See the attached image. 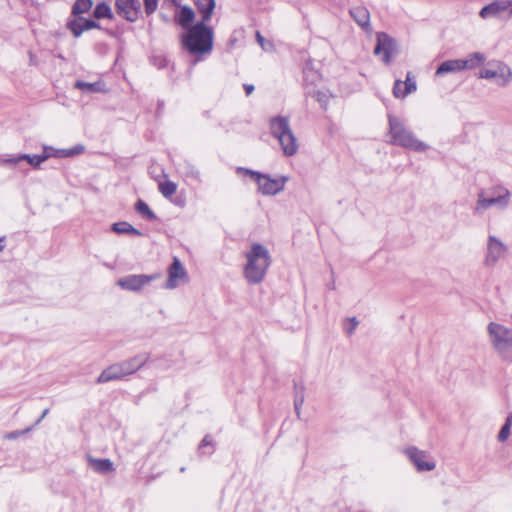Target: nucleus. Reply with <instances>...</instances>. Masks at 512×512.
<instances>
[{
	"label": "nucleus",
	"mask_w": 512,
	"mask_h": 512,
	"mask_svg": "<svg viewBox=\"0 0 512 512\" xmlns=\"http://www.w3.org/2000/svg\"><path fill=\"white\" fill-rule=\"evenodd\" d=\"M144 10L147 16L152 15L158 7V0H143Z\"/></svg>",
	"instance_id": "obj_36"
},
{
	"label": "nucleus",
	"mask_w": 512,
	"mask_h": 512,
	"mask_svg": "<svg viewBox=\"0 0 512 512\" xmlns=\"http://www.w3.org/2000/svg\"><path fill=\"white\" fill-rule=\"evenodd\" d=\"M187 276L186 270L181 261L173 258V262L168 268V280L165 284L166 289H174L178 286V280L184 279Z\"/></svg>",
	"instance_id": "obj_15"
},
{
	"label": "nucleus",
	"mask_w": 512,
	"mask_h": 512,
	"mask_svg": "<svg viewBox=\"0 0 512 512\" xmlns=\"http://www.w3.org/2000/svg\"><path fill=\"white\" fill-rule=\"evenodd\" d=\"M256 40L258 44L261 46L263 50H271L273 48V44L271 41H267L260 32H256Z\"/></svg>",
	"instance_id": "obj_40"
},
{
	"label": "nucleus",
	"mask_w": 512,
	"mask_h": 512,
	"mask_svg": "<svg viewBox=\"0 0 512 512\" xmlns=\"http://www.w3.org/2000/svg\"><path fill=\"white\" fill-rule=\"evenodd\" d=\"M194 19L195 13L189 6H182L175 16L176 23L186 30L194 26Z\"/></svg>",
	"instance_id": "obj_21"
},
{
	"label": "nucleus",
	"mask_w": 512,
	"mask_h": 512,
	"mask_svg": "<svg viewBox=\"0 0 512 512\" xmlns=\"http://www.w3.org/2000/svg\"><path fill=\"white\" fill-rule=\"evenodd\" d=\"M396 40L385 32L377 33V41L374 47V54L380 56L385 64L392 61V56L397 53Z\"/></svg>",
	"instance_id": "obj_8"
},
{
	"label": "nucleus",
	"mask_w": 512,
	"mask_h": 512,
	"mask_svg": "<svg viewBox=\"0 0 512 512\" xmlns=\"http://www.w3.org/2000/svg\"><path fill=\"white\" fill-rule=\"evenodd\" d=\"M177 190V185L173 181L167 180L159 183V191L165 197H171Z\"/></svg>",
	"instance_id": "obj_31"
},
{
	"label": "nucleus",
	"mask_w": 512,
	"mask_h": 512,
	"mask_svg": "<svg viewBox=\"0 0 512 512\" xmlns=\"http://www.w3.org/2000/svg\"><path fill=\"white\" fill-rule=\"evenodd\" d=\"M89 467L96 473L107 475L115 471L113 462L107 458H95L90 454H86Z\"/></svg>",
	"instance_id": "obj_16"
},
{
	"label": "nucleus",
	"mask_w": 512,
	"mask_h": 512,
	"mask_svg": "<svg viewBox=\"0 0 512 512\" xmlns=\"http://www.w3.org/2000/svg\"><path fill=\"white\" fill-rule=\"evenodd\" d=\"M191 177H193L194 179H199L200 178V172L197 170V169H194L192 168L190 173Z\"/></svg>",
	"instance_id": "obj_50"
},
{
	"label": "nucleus",
	"mask_w": 512,
	"mask_h": 512,
	"mask_svg": "<svg viewBox=\"0 0 512 512\" xmlns=\"http://www.w3.org/2000/svg\"><path fill=\"white\" fill-rule=\"evenodd\" d=\"M124 377L125 375L120 363H115L104 369L96 379V382L98 384L107 383L110 381L122 379Z\"/></svg>",
	"instance_id": "obj_20"
},
{
	"label": "nucleus",
	"mask_w": 512,
	"mask_h": 512,
	"mask_svg": "<svg viewBox=\"0 0 512 512\" xmlns=\"http://www.w3.org/2000/svg\"><path fill=\"white\" fill-rule=\"evenodd\" d=\"M492 206H496L500 210H505L508 207V194L505 192L504 195H490V197H484V192H480L474 207V213L482 214Z\"/></svg>",
	"instance_id": "obj_9"
},
{
	"label": "nucleus",
	"mask_w": 512,
	"mask_h": 512,
	"mask_svg": "<svg viewBox=\"0 0 512 512\" xmlns=\"http://www.w3.org/2000/svg\"><path fill=\"white\" fill-rule=\"evenodd\" d=\"M74 86L83 92L97 93L103 91V83L101 81L89 83L78 80Z\"/></svg>",
	"instance_id": "obj_27"
},
{
	"label": "nucleus",
	"mask_w": 512,
	"mask_h": 512,
	"mask_svg": "<svg viewBox=\"0 0 512 512\" xmlns=\"http://www.w3.org/2000/svg\"><path fill=\"white\" fill-rule=\"evenodd\" d=\"M48 413H49V408H46V409L42 412L41 416H40V417L35 421L34 426L38 425V424H39V423H40V422H41V421L46 417V415H47Z\"/></svg>",
	"instance_id": "obj_48"
},
{
	"label": "nucleus",
	"mask_w": 512,
	"mask_h": 512,
	"mask_svg": "<svg viewBox=\"0 0 512 512\" xmlns=\"http://www.w3.org/2000/svg\"><path fill=\"white\" fill-rule=\"evenodd\" d=\"M505 192L508 194V205H509L510 200H511V193L506 187H504L502 185H497V186H494L489 189L490 195H504Z\"/></svg>",
	"instance_id": "obj_37"
},
{
	"label": "nucleus",
	"mask_w": 512,
	"mask_h": 512,
	"mask_svg": "<svg viewBox=\"0 0 512 512\" xmlns=\"http://www.w3.org/2000/svg\"><path fill=\"white\" fill-rule=\"evenodd\" d=\"M47 159H49V155L48 154H42L41 153V154H38V155H31V159H29V164L33 168H39L41 163H43Z\"/></svg>",
	"instance_id": "obj_35"
},
{
	"label": "nucleus",
	"mask_w": 512,
	"mask_h": 512,
	"mask_svg": "<svg viewBox=\"0 0 512 512\" xmlns=\"http://www.w3.org/2000/svg\"><path fill=\"white\" fill-rule=\"evenodd\" d=\"M4 241H5V237H0V252H2L5 248Z\"/></svg>",
	"instance_id": "obj_51"
},
{
	"label": "nucleus",
	"mask_w": 512,
	"mask_h": 512,
	"mask_svg": "<svg viewBox=\"0 0 512 512\" xmlns=\"http://www.w3.org/2000/svg\"><path fill=\"white\" fill-rule=\"evenodd\" d=\"M111 230L117 234H131L139 237L143 236V233L140 230L136 229L126 221L113 223L111 226Z\"/></svg>",
	"instance_id": "obj_25"
},
{
	"label": "nucleus",
	"mask_w": 512,
	"mask_h": 512,
	"mask_svg": "<svg viewBox=\"0 0 512 512\" xmlns=\"http://www.w3.org/2000/svg\"><path fill=\"white\" fill-rule=\"evenodd\" d=\"M213 445H214V443H213V439H212V437H211L210 435H206V436L202 439V441H201V443L199 444L198 448H204V447H206V446H213Z\"/></svg>",
	"instance_id": "obj_46"
},
{
	"label": "nucleus",
	"mask_w": 512,
	"mask_h": 512,
	"mask_svg": "<svg viewBox=\"0 0 512 512\" xmlns=\"http://www.w3.org/2000/svg\"><path fill=\"white\" fill-rule=\"evenodd\" d=\"M509 11L507 0H495L485 5L479 12L481 18L500 17L502 12Z\"/></svg>",
	"instance_id": "obj_18"
},
{
	"label": "nucleus",
	"mask_w": 512,
	"mask_h": 512,
	"mask_svg": "<svg viewBox=\"0 0 512 512\" xmlns=\"http://www.w3.org/2000/svg\"><path fill=\"white\" fill-rule=\"evenodd\" d=\"M135 211L145 220L156 221L157 215L150 209L149 205L142 199H138L135 203Z\"/></svg>",
	"instance_id": "obj_26"
},
{
	"label": "nucleus",
	"mask_w": 512,
	"mask_h": 512,
	"mask_svg": "<svg viewBox=\"0 0 512 512\" xmlns=\"http://www.w3.org/2000/svg\"><path fill=\"white\" fill-rule=\"evenodd\" d=\"M507 250L506 245L495 236H489L485 264L494 266Z\"/></svg>",
	"instance_id": "obj_13"
},
{
	"label": "nucleus",
	"mask_w": 512,
	"mask_h": 512,
	"mask_svg": "<svg viewBox=\"0 0 512 512\" xmlns=\"http://www.w3.org/2000/svg\"><path fill=\"white\" fill-rule=\"evenodd\" d=\"M511 426H512V414H509L506 418L505 423L501 427V429L498 433V436H497L498 440L500 442L505 441L509 437Z\"/></svg>",
	"instance_id": "obj_32"
},
{
	"label": "nucleus",
	"mask_w": 512,
	"mask_h": 512,
	"mask_svg": "<svg viewBox=\"0 0 512 512\" xmlns=\"http://www.w3.org/2000/svg\"><path fill=\"white\" fill-rule=\"evenodd\" d=\"M347 321L349 322V326H346L344 328L345 332L347 333V335H352L354 333V331L356 330V328L359 324V321L357 320L356 317L348 318Z\"/></svg>",
	"instance_id": "obj_42"
},
{
	"label": "nucleus",
	"mask_w": 512,
	"mask_h": 512,
	"mask_svg": "<svg viewBox=\"0 0 512 512\" xmlns=\"http://www.w3.org/2000/svg\"><path fill=\"white\" fill-rule=\"evenodd\" d=\"M303 403H304V401H302L301 396H299L298 399H294V409H295V413L298 418L300 417L301 407H302Z\"/></svg>",
	"instance_id": "obj_45"
},
{
	"label": "nucleus",
	"mask_w": 512,
	"mask_h": 512,
	"mask_svg": "<svg viewBox=\"0 0 512 512\" xmlns=\"http://www.w3.org/2000/svg\"><path fill=\"white\" fill-rule=\"evenodd\" d=\"M159 274L145 275V274H133L122 277L118 280L117 284L124 290L128 291H139L145 285L159 278Z\"/></svg>",
	"instance_id": "obj_10"
},
{
	"label": "nucleus",
	"mask_w": 512,
	"mask_h": 512,
	"mask_svg": "<svg viewBox=\"0 0 512 512\" xmlns=\"http://www.w3.org/2000/svg\"><path fill=\"white\" fill-rule=\"evenodd\" d=\"M306 94L314 98L321 105L322 108L326 109L329 102V97L325 92L317 90L314 87H307Z\"/></svg>",
	"instance_id": "obj_28"
},
{
	"label": "nucleus",
	"mask_w": 512,
	"mask_h": 512,
	"mask_svg": "<svg viewBox=\"0 0 512 512\" xmlns=\"http://www.w3.org/2000/svg\"><path fill=\"white\" fill-rule=\"evenodd\" d=\"M350 16L353 20L365 31L371 29L370 25V13L368 9L364 6H356L352 7L349 10Z\"/></svg>",
	"instance_id": "obj_19"
},
{
	"label": "nucleus",
	"mask_w": 512,
	"mask_h": 512,
	"mask_svg": "<svg viewBox=\"0 0 512 512\" xmlns=\"http://www.w3.org/2000/svg\"><path fill=\"white\" fill-rule=\"evenodd\" d=\"M93 17L96 19H112L113 13L110 6L106 2L98 3L93 11Z\"/></svg>",
	"instance_id": "obj_29"
},
{
	"label": "nucleus",
	"mask_w": 512,
	"mask_h": 512,
	"mask_svg": "<svg viewBox=\"0 0 512 512\" xmlns=\"http://www.w3.org/2000/svg\"><path fill=\"white\" fill-rule=\"evenodd\" d=\"M149 360V354L142 353L138 354L128 360H124L122 362H119L121 365V368L124 372V375H131L138 371L141 367H143L147 361Z\"/></svg>",
	"instance_id": "obj_17"
},
{
	"label": "nucleus",
	"mask_w": 512,
	"mask_h": 512,
	"mask_svg": "<svg viewBox=\"0 0 512 512\" xmlns=\"http://www.w3.org/2000/svg\"><path fill=\"white\" fill-rule=\"evenodd\" d=\"M490 342L498 356L505 362L512 363V329L490 322L487 327Z\"/></svg>",
	"instance_id": "obj_4"
},
{
	"label": "nucleus",
	"mask_w": 512,
	"mask_h": 512,
	"mask_svg": "<svg viewBox=\"0 0 512 512\" xmlns=\"http://www.w3.org/2000/svg\"><path fill=\"white\" fill-rule=\"evenodd\" d=\"M478 78L493 79L498 86L506 87L512 81V70L502 61H491L479 71Z\"/></svg>",
	"instance_id": "obj_7"
},
{
	"label": "nucleus",
	"mask_w": 512,
	"mask_h": 512,
	"mask_svg": "<svg viewBox=\"0 0 512 512\" xmlns=\"http://www.w3.org/2000/svg\"><path fill=\"white\" fill-rule=\"evenodd\" d=\"M66 27L75 38H79L85 31L91 29H101V25L97 21L82 17L69 20L66 24Z\"/></svg>",
	"instance_id": "obj_14"
},
{
	"label": "nucleus",
	"mask_w": 512,
	"mask_h": 512,
	"mask_svg": "<svg viewBox=\"0 0 512 512\" xmlns=\"http://www.w3.org/2000/svg\"><path fill=\"white\" fill-rule=\"evenodd\" d=\"M59 151H65L64 149H56L51 146H44L42 154H48L49 158H64V156L59 155Z\"/></svg>",
	"instance_id": "obj_41"
},
{
	"label": "nucleus",
	"mask_w": 512,
	"mask_h": 512,
	"mask_svg": "<svg viewBox=\"0 0 512 512\" xmlns=\"http://www.w3.org/2000/svg\"><path fill=\"white\" fill-rule=\"evenodd\" d=\"M64 150L65 151H59V155L64 156V158H69L82 154L85 150V147L81 144H77L72 148Z\"/></svg>",
	"instance_id": "obj_33"
},
{
	"label": "nucleus",
	"mask_w": 512,
	"mask_h": 512,
	"mask_svg": "<svg viewBox=\"0 0 512 512\" xmlns=\"http://www.w3.org/2000/svg\"><path fill=\"white\" fill-rule=\"evenodd\" d=\"M17 159H19V161H23V160H26L28 163H29V159H31V155L29 154H19L17 155Z\"/></svg>",
	"instance_id": "obj_49"
},
{
	"label": "nucleus",
	"mask_w": 512,
	"mask_h": 512,
	"mask_svg": "<svg viewBox=\"0 0 512 512\" xmlns=\"http://www.w3.org/2000/svg\"><path fill=\"white\" fill-rule=\"evenodd\" d=\"M403 87V81L401 80H396L394 82V85H393V95L398 98V99H403L405 98L407 95H403L404 94V88L402 89Z\"/></svg>",
	"instance_id": "obj_39"
},
{
	"label": "nucleus",
	"mask_w": 512,
	"mask_h": 512,
	"mask_svg": "<svg viewBox=\"0 0 512 512\" xmlns=\"http://www.w3.org/2000/svg\"><path fill=\"white\" fill-rule=\"evenodd\" d=\"M305 387L302 383H298L294 381V399H298L299 396H301L302 401L305 400Z\"/></svg>",
	"instance_id": "obj_43"
},
{
	"label": "nucleus",
	"mask_w": 512,
	"mask_h": 512,
	"mask_svg": "<svg viewBox=\"0 0 512 512\" xmlns=\"http://www.w3.org/2000/svg\"><path fill=\"white\" fill-rule=\"evenodd\" d=\"M408 458L413 463L417 471H431L436 467V461L427 453L426 450H405Z\"/></svg>",
	"instance_id": "obj_12"
},
{
	"label": "nucleus",
	"mask_w": 512,
	"mask_h": 512,
	"mask_svg": "<svg viewBox=\"0 0 512 512\" xmlns=\"http://www.w3.org/2000/svg\"><path fill=\"white\" fill-rule=\"evenodd\" d=\"M19 162L20 161L17 159V155L2 157L0 160L1 165H17Z\"/></svg>",
	"instance_id": "obj_44"
},
{
	"label": "nucleus",
	"mask_w": 512,
	"mask_h": 512,
	"mask_svg": "<svg viewBox=\"0 0 512 512\" xmlns=\"http://www.w3.org/2000/svg\"><path fill=\"white\" fill-rule=\"evenodd\" d=\"M243 88L247 96H249L255 89L254 85L252 84H244Z\"/></svg>",
	"instance_id": "obj_47"
},
{
	"label": "nucleus",
	"mask_w": 512,
	"mask_h": 512,
	"mask_svg": "<svg viewBox=\"0 0 512 512\" xmlns=\"http://www.w3.org/2000/svg\"><path fill=\"white\" fill-rule=\"evenodd\" d=\"M245 257L247 262L243 269L244 278L252 285L261 283L271 265L268 249L260 243H253L250 250L245 253Z\"/></svg>",
	"instance_id": "obj_1"
},
{
	"label": "nucleus",
	"mask_w": 512,
	"mask_h": 512,
	"mask_svg": "<svg viewBox=\"0 0 512 512\" xmlns=\"http://www.w3.org/2000/svg\"><path fill=\"white\" fill-rule=\"evenodd\" d=\"M269 129L275 137L286 156H293L298 151V144L294 133L291 130L289 117L275 116L269 120Z\"/></svg>",
	"instance_id": "obj_3"
},
{
	"label": "nucleus",
	"mask_w": 512,
	"mask_h": 512,
	"mask_svg": "<svg viewBox=\"0 0 512 512\" xmlns=\"http://www.w3.org/2000/svg\"><path fill=\"white\" fill-rule=\"evenodd\" d=\"M463 71L461 59H450L440 63L435 71V76H443L448 73Z\"/></svg>",
	"instance_id": "obj_22"
},
{
	"label": "nucleus",
	"mask_w": 512,
	"mask_h": 512,
	"mask_svg": "<svg viewBox=\"0 0 512 512\" xmlns=\"http://www.w3.org/2000/svg\"><path fill=\"white\" fill-rule=\"evenodd\" d=\"M509 3V16H512V0H507Z\"/></svg>",
	"instance_id": "obj_53"
},
{
	"label": "nucleus",
	"mask_w": 512,
	"mask_h": 512,
	"mask_svg": "<svg viewBox=\"0 0 512 512\" xmlns=\"http://www.w3.org/2000/svg\"><path fill=\"white\" fill-rule=\"evenodd\" d=\"M165 66H166V59L162 58L161 61H159V67L162 68V67H165Z\"/></svg>",
	"instance_id": "obj_52"
},
{
	"label": "nucleus",
	"mask_w": 512,
	"mask_h": 512,
	"mask_svg": "<svg viewBox=\"0 0 512 512\" xmlns=\"http://www.w3.org/2000/svg\"><path fill=\"white\" fill-rule=\"evenodd\" d=\"M117 14L128 22H136L141 12L139 0H115Z\"/></svg>",
	"instance_id": "obj_11"
},
{
	"label": "nucleus",
	"mask_w": 512,
	"mask_h": 512,
	"mask_svg": "<svg viewBox=\"0 0 512 512\" xmlns=\"http://www.w3.org/2000/svg\"><path fill=\"white\" fill-rule=\"evenodd\" d=\"M92 0H76L72 6V14L75 16L87 13L92 8Z\"/></svg>",
	"instance_id": "obj_30"
},
{
	"label": "nucleus",
	"mask_w": 512,
	"mask_h": 512,
	"mask_svg": "<svg viewBox=\"0 0 512 512\" xmlns=\"http://www.w3.org/2000/svg\"><path fill=\"white\" fill-rule=\"evenodd\" d=\"M389 133L391 135V143L403 148L415 151L424 152L429 149V146L420 141L415 135L407 130L404 125L394 116H389Z\"/></svg>",
	"instance_id": "obj_5"
},
{
	"label": "nucleus",
	"mask_w": 512,
	"mask_h": 512,
	"mask_svg": "<svg viewBox=\"0 0 512 512\" xmlns=\"http://www.w3.org/2000/svg\"><path fill=\"white\" fill-rule=\"evenodd\" d=\"M236 172L239 175L250 176L252 180L257 183L258 191L266 196H273L283 191L285 188V183L288 180V178L285 176L274 179L271 178L268 174H263L261 172L244 167H238Z\"/></svg>",
	"instance_id": "obj_6"
},
{
	"label": "nucleus",
	"mask_w": 512,
	"mask_h": 512,
	"mask_svg": "<svg viewBox=\"0 0 512 512\" xmlns=\"http://www.w3.org/2000/svg\"><path fill=\"white\" fill-rule=\"evenodd\" d=\"M198 12L202 15V22H208L215 9V0H193Z\"/></svg>",
	"instance_id": "obj_23"
},
{
	"label": "nucleus",
	"mask_w": 512,
	"mask_h": 512,
	"mask_svg": "<svg viewBox=\"0 0 512 512\" xmlns=\"http://www.w3.org/2000/svg\"><path fill=\"white\" fill-rule=\"evenodd\" d=\"M403 86H404V94L403 95H408V94L416 91L417 84H416V81L411 77L410 72L407 73L406 79L403 82Z\"/></svg>",
	"instance_id": "obj_34"
},
{
	"label": "nucleus",
	"mask_w": 512,
	"mask_h": 512,
	"mask_svg": "<svg viewBox=\"0 0 512 512\" xmlns=\"http://www.w3.org/2000/svg\"><path fill=\"white\" fill-rule=\"evenodd\" d=\"M213 29L199 21L182 35L183 47L193 55L209 53L213 48Z\"/></svg>",
	"instance_id": "obj_2"
},
{
	"label": "nucleus",
	"mask_w": 512,
	"mask_h": 512,
	"mask_svg": "<svg viewBox=\"0 0 512 512\" xmlns=\"http://www.w3.org/2000/svg\"><path fill=\"white\" fill-rule=\"evenodd\" d=\"M485 61H486L485 54H483L481 52H473V53L467 55V57L465 59H461L462 69L463 70L475 69V68L481 66L482 64H484Z\"/></svg>",
	"instance_id": "obj_24"
},
{
	"label": "nucleus",
	"mask_w": 512,
	"mask_h": 512,
	"mask_svg": "<svg viewBox=\"0 0 512 512\" xmlns=\"http://www.w3.org/2000/svg\"><path fill=\"white\" fill-rule=\"evenodd\" d=\"M31 429H32V427L25 428V429H22V430L12 431V432L4 434L3 438L4 439H8V440H14V439L19 438L20 436H23V435L27 434L28 432L31 431Z\"/></svg>",
	"instance_id": "obj_38"
}]
</instances>
